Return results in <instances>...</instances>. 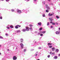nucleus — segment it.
I'll list each match as a JSON object with an SVG mask.
<instances>
[{"label": "nucleus", "instance_id": "23", "mask_svg": "<svg viewBox=\"0 0 60 60\" xmlns=\"http://www.w3.org/2000/svg\"><path fill=\"white\" fill-rule=\"evenodd\" d=\"M46 8H47L48 7V5L47 4H46Z\"/></svg>", "mask_w": 60, "mask_h": 60}, {"label": "nucleus", "instance_id": "21", "mask_svg": "<svg viewBox=\"0 0 60 60\" xmlns=\"http://www.w3.org/2000/svg\"><path fill=\"white\" fill-rule=\"evenodd\" d=\"M42 29V28H40L39 29V30L40 31H41V30Z\"/></svg>", "mask_w": 60, "mask_h": 60}, {"label": "nucleus", "instance_id": "12", "mask_svg": "<svg viewBox=\"0 0 60 60\" xmlns=\"http://www.w3.org/2000/svg\"><path fill=\"white\" fill-rule=\"evenodd\" d=\"M10 28H13V26L11 25L10 26Z\"/></svg>", "mask_w": 60, "mask_h": 60}, {"label": "nucleus", "instance_id": "20", "mask_svg": "<svg viewBox=\"0 0 60 60\" xmlns=\"http://www.w3.org/2000/svg\"><path fill=\"white\" fill-rule=\"evenodd\" d=\"M56 18H57V19H58L59 18V16H57V15L56 16Z\"/></svg>", "mask_w": 60, "mask_h": 60}, {"label": "nucleus", "instance_id": "55", "mask_svg": "<svg viewBox=\"0 0 60 60\" xmlns=\"http://www.w3.org/2000/svg\"><path fill=\"white\" fill-rule=\"evenodd\" d=\"M2 0V1H4V0Z\"/></svg>", "mask_w": 60, "mask_h": 60}, {"label": "nucleus", "instance_id": "22", "mask_svg": "<svg viewBox=\"0 0 60 60\" xmlns=\"http://www.w3.org/2000/svg\"><path fill=\"white\" fill-rule=\"evenodd\" d=\"M49 48H52V46L51 45L49 46Z\"/></svg>", "mask_w": 60, "mask_h": 60}, {"label": "nucleus", "instance_id": "30", "mask_svg": "<svg viewBox=\"0 0 60 60\" xmlns=\"http://www.w3.org/2000/svg\"><path fill=\"white\" fill-rule=\"evenodd\" d=\"M55 23H52V25H55Z\"/></svg>", "mask_w": 60, "mask_h": 60}, {"label": "nucleus", "instance_id": "51", "mask_svg": "<svg viewBox=\"0 0 60 60\" xmlns=\"http://www.w3.org/2000/svg\"><path fill=\"white\" fill-rule=\"evenodd\" d=\"M8 51H9V49H8Z\"/></svg>", "mask_w": 60, "mask_h": 60}, {"label": "nucleus", "instance_id": "28", "mask_svg": "<svg viewBox=\"0 0 60 60\" xmlns=\"http://www.w3.org/2000/svg\"><path fill=\"white\" fill-rule=\"evenodd\" d=\"M29 26H33V25L31 24H30Z\"/></svg>", "mask_w": 60, "mask_h": 60}, {"label": "nucleus", "instance_id": "32", "mask_svg": "<svg viewBox=\"0 0 60 60\" xmlns=\"http://www.w3.org/2000/svg\"><path fill=\"white\" fill-rule=\"evenodd\" d=\"M43 17H45V15H44V14L43 15Z\"/></svg>", "mask_w": 60, "mask_h": 60}, {"label": "nucleus", "instance_id": "47", "mask_svg": "<svg viewBox=\"0 0 60 60\" xmlns=\"http://www.w3.org/2000/svg\"><path fill=\"white\" fill-rule=\"evenodd\" d=\"M34 1H36V0H34Z\"/></svg>", "mask_w": 60, "mask_h": 60}, {"label": "nucleus", "instance_id": "3", "mask_svg": "<svg viewBox=\"0 0 60 60\" xmlns=\"http://www.w3.org/2000/svg\"><path fill=\"white\" fill-rule=\"evenodd\" d=\"M26 30L27 31H29V27H26Z\"/></svg>", "mask_w": 60, "mask_h": 60}, {"label": "nucleus", "instance_id": "33", "mask_svg": "<svg viewBox=\"0 0 60 60\" xmlns=\"http://www.w3.org/2000/svg\"><path fill=\"white\" fill-rule=\"evenodd\" d=\"M29 29L31 30V29H32V27H31Z\"/></svg>", "mask_w": 60, "mask_h": 60}, {"label": "nucleus", "instance_id": "16", "mask_svg": "<svg viewBox=\"0 0 60 60\" xmlns=\"http://www.w3.org/2000/svg\"><path fill=\"white\" fill-rule=\"evenodd\" d=\"M22 31L23 32H25V31H26V30L25 29H24L22 30Z\"/></svg>", "mask_w": 60, "mask_h": 60}, {"label": "nucleus", "instance_id": "4", "mask_svg": "<svg viewBox=\"0 0 60 60\" xmlns=\"http://www.w3.org/2000/svg\"><path fill=\"white\" fill-rule=\"evenodd\" d=\"M17 12L19 13H21V11L20 10H17Z\"/></svg>", "mask_w": 60, "mask_h": 60}, {"label": "nucleus", "instance_id": "2", "mask_svg": "<svg viewBox=\"0 0 60 60\" xmlns=\"http://www.w3.org/2000/svg\"><path fill=\"white\" fill-rule=\"evenodd\" d=\"M17 59V57L15 56H14L13 57V60H16Z\"/></svg>", "mask_w": 60, "mask_h": 60}, {"label": "nucleus", "instance_id": "5", "mask_svg": "<svg viewBox=\"0 0 60 60\" xmlns=\"http://www.w3.org/2000/svg\"><path fill=\"white\" fill-rule=\"evenodd\" d=\"M38 24L39 26H41V22H38Z\"/></svg>", "mask_w": 60, "mask_h": 60}, {"label": "nucleus", "instance_id": "53", "mask_svg": "<svg viewBox=\"0 0 60 60\" xmlns=\"http://www.w3.org/2000/svg\"><path fill=\"white\" fill-rule=\"evenodd\" d=\"M49 1H50V0H48Z\"/></svg>", "mask_w": 60, "mask_h": 60}, {"label": "nucleus", "instance_id": "36", "mask_svg": "<svg viewBox=\"0 0 60 60\" xmlns=\"http://www.w3.org/2000/svg\"><path fill=\"white\" fill-rule=\"evenodd\" d=\"M24 52H26V49H24Z\"/></svg>", "mask_w": 60, "mask_h": 60}, {"label": "nucleus", "instance_id": "18", "mask_svg": "<svg viewBox=\"0 0 60 60\" xmlns=\"http://www.w3.org/2000/svg\"><path fill=\"white\" fill-rule=\"evenodd\" d=\"M16 26H19V27H21V26L19 25H17Z\"/></svg>", "mask_w": 60, "mask_h": 60}, {"label": "nucleus", "instance_id": "9", "mask_svg": "<svg viewBox=\"0 0 60 60\" xmlns=\"http://www.w3.org/2000/svg\"><path fill=\"white\" fill-rule=\"evenodd\" d=\"M55 48L54 47H53L52 48V51H55Z\"/></svg>", "mask_w": 60, "mask_h": 60}, {"label": "nucleus", "instance_id": "45", "mask_svg": "<svg viewBox=\"0 0 60 60\" xmlns=\"http://www.w3.org/2000/svg\"><path fill=\"white\" fill-rule=\"evenodd\" d=\"M50 23H51V24H52V22H50Z\"/></svg>", "mask_w": 60, "mask_h": 60}, {"label": "nucleus", "instance_id": "13", "mask_svg": "<svg viewBox=\"0 0 60 60\" xmlns=\"http://www.w3.org/2000/svg\"><path fill=\"white\" fill-rule=\"evenodd\" d=\"M46 32V31H42L41 32V33H42V34H45Z\"/></svg>", "mask_w": 60, "mask_h": 60}, {"label": "nucleus", "instance_id": "48", "mask_svg": "<svg viewBox=\"0 0 60 60\" xmlns=\"http://www.w3.org/2000/svg\"><path fill=\"white\" fill-rule=\"evenodd\" d=\"M59 30H60V28H59Z\"/></svg>", "mask_w": 60, "mask_h": 60}, {"label": "nucleus", "instance_id": "35", "mask_svg": "<svg viewBox=\"0 0 60 60\" xmlns=\"http://www.w3.org/2000/svg\"><path fill=\"white\" fill-rule=\"evenodd\" d=\"M0 19H2V17H0Z\"/></svg>", "mask_w": 60, "mask_h": 60}, {"label": "nucleus", "instance_id": "54", "mask_svg": "<svg viewBox=\"0 0 60 60\" xmlns=\"http://www.w3.org/2000/svg\"><path fill=\"white\" fill-rule=\"evenodd\" d=\"M37 60H40V59H38Z\"/></svg>", "mask_w": 60, "mask_h": 60}, {"label": "nucleus", "instance_id": "25", "mask_svg": "<svg viewBox=\"0 0 60 60\" xmlns=\"http://www.w3.org/2000/svg\"><path fill=\"white\" fill-rule=\"evenodd\" d=\"M43 35V34H40V36H42Z\"/></svg>", "mask_w": 60, "mask_h": 60}, {"label": "nucleus", "instance_id": "52", "mask_svg": "<svg viewBox=\"0 0 60 60\" xmlns=\"http://www.w3.org/2000/svg\"><path fill=\"white\" fill-rule=\"evenodd\" d=\"M1 45H0V47H1Z\"/></svg>", "mask_w": 60, "mask_h": 60}, {"label": "nucleus", "instance_id": "44", "mask_svg": "<svg viewBox=\"0 0 60 60\" xmlns=\"http://www.w3.org/2000/svg\"><path fill=\"white\" fill-rule=\"evenodd\" d=\"M51 53H52V52H50V54H51Z\"/></svg>", "mask_w": 60, "mask_h": 60}, {"label": "nucleus", "instance_id": "40", "mask_svg": "<svg viewBox=\"0 0 60 60\" xmlns=\"http://www.w3.org/2000/svg\"><path fill=\"white\" fill-rule=\"evenodd\" d=\"M56 25H58V23H56Z\"/></svg>", "mask_w": 60, "mask_h": 60}, {"label": "nucleus", "instance_id": "19", "mask_svg": "<svg viewBox=\"0 0 60 60\" xmlns=\"http://www.w3.org/2000/svg\"><path fill=\"white\" fill-rule=\"evenodd\" d=\"M15 28H16V29H18V28H19V27H18V26H16L15 27Z\"/></svg>", "mask_w": 60, "mask_h": 60}, {"label": "nucleus", "instance_id": "34", "mask_svg": "<svg viewBox=\"0 0 60 60\" xmlns=\"http://www.w3.org/2000/svg\"><path fill=\"white\" fill-rule=\"evenodd\" d=\"M49 22H48L47 24V26H49Z\"/></svg>", "mask_w": 60, "mask_h": 60}, {"label": "nucleus", "instance_id": "17", "mask_svg": "<svg viewBox=\"0 0 60 60\" xmlns=\"http://www.w3.org/2000/svg\"><path fill=\"white\" fill-rule=\"evenodd\" d=\"M45 11L46 12H49V11L48 10H46Z\"/></svg>", "mask_w": 60, "mask_h": 60}, {"label": "nucleus", "instance_id": "8", "mask_svg": "<svg viewBox=\"0 0 60 60\" xmlns=\"http://www.w3.org/2000/svg\"><path fill=\"white\" fill-rule=\"evenodd\" d=\"M20 41L21 42H23V39L22 38H21L20 39Z\"/></svg>", "mask_w": 60, "mask_h": 60}, {"label": "nucleus", "instance_id": "7", "mask_svg": "<svg viewBox=\"0 0 60 60\" xmlns=\"http://www.w3.org/2000/svg\"><path fill=\"white\" fill-rule=\"evenodd\" d=\"M56 34H60V32H58V31H56Z\"/></svg>", "mask_w": 60, "mask_h": 60}, {"label": "nucleus", "instance_id": "24", "mask_svg": "<svg viewBox=\"0 0 60 60\" xmlns=\"http://www.w3.org/2000/svg\"><path fill=\"white\" fill-rule=\"evenodd\" d=\"M17 33L20 32V30H18L17 31Z\"/></svg>", "mask_w": 60, "mask_h": 60}, {"label": "nucleus", "instance_id": "15", "mask_svg": "<svg viewBox=\"0 0 60 60\" xmlns=\"http://www.w3.org/2000/svg\"><path fill=\"white\" fill-rule=\"evenodd\" d=\"M57 58V56H54V59H56Z\"/></svg>", "mask_w": 60, "mask_h": 60}, {"label": "nucleus", "instance_id": "46", "mask_svg": "<svg viewBox=\"0 0 60 60\" xmlns=\"http://www.w3.org/2000/svg\"><path fill=\"white\" fill-rule=\"evenodd\" d=\"M59 56H60V54H59Z\"/></svg>", "mask_w": 60, "mask_h": 60}, {"label": "nucleus", "instance_id": "49", "mask_svg": "<svg viewBox=\"0 0 60 60\" xmlns=\"http://www.w3.org/2000/svg\"><path fill=\"white\" fill-rule=\"evenodd\" d=\"M41 49V48L40 47L39 48V49Z\"/></svg>", "mask_w": 60, "mask_h": 60}, {"label": "nucleus", "instance_id": "31", "mask_svg": "<svg viewBox=\"0 0 60 60\" xmlns=\"http://www.w3.org/2000/svg\"><path fill=\"white\" fill-rule=\"evenodd\" d=\"M0 39H3V38L1 36H0Z\"/></svg>", "mask_w": 60, "mask_h": 60}, {"label": "nucleus", "instance_id": "27", "mask_svg": "<svg viewBox=\"0 0 60 60\" xmlns=\"http://www.w3.org/2000/svg\"><path fill=\"white\" fill-rule=\"evenodd\" d=\"M47 8L48 10H50V8L49 7H48Z\"/></svg>", "mask_w": 60, "mask_h": 60}, {"label": "nucleus", "instance_id": "50", "mask_svg": "<svg viewBox=\"0 0 60 60\" xmlns=\"http://www.w3.org/2000/svg\"><path fill=\"white\" fill-rule=\"evenodd\" d=\"M1 55V53L0 52V55Z\"/></svg>", "mask_w": 60, "mask_h": 60}, {"label": "nucleus", "instance_id": "42", "mask_svg": "<svg viewBox=\"0 0 60 60\" xmlns=\"http://www.w3.org/2000/svg\"><path fill=\"white\" fill-rule=\"evenodd\" d=\"M35 56H37V54H36Z\"/></svg>", "mask_w": 60, "mask_h": 60}, {"label": "nucleus", "instance_id": "29", "mask_svg": "<svg viewBox=\"0 0 60 60\" xmlns=\"http://www.w3.org/2000/svg\"><path fill=\"white\" fill-rule=\"evenodd\" d=\"M11 11H12V12H14V11H15V10L12 9V10H11Z\"/></svg>", "mask_w": 60, "mask_h": 60}, {"label": "nucleus", "instance_id": "38", "mask_svg": "<svg viewBox=\"0 0 60 60\" xmlns=\"http://www.w3.org/2000/svg\"><path fill=\"white\" fill-rule=\"evenodd\" d=\"M6 36L8 35V34H6Z\"/></svg>", "mask_w": 60, "mask_h": 60}, {"label": "nucleus", "instance_id": "43", "mask_svg": "<svg viewBox=\"0 0 60 60\" xmlns=\"http://www.w3.org/2000/svg\"><path fill=\"white\" fill-rule=\"evenodd\" d=\"M52 55H54V54H55V53H52Z\"/></svg>", "mask_w": 60, "mask_h": 60}, {"label": "nucleus", "instance_id": "1", "mask_svg": "<svg viewBox=\"0 0 60 60\" xmlns=\"http://www.w3.org/2000/svg\"><path fill=\"white\" fill-rule=\"evenodd\" d=\"M20 45L21 46V47L22 49L24 48V45H23V44H22V43H20Z\"/></svg>", "mask_w": 60, "mask_h": 60}, {"label": "nucleus", "instance_id": "39", "mask_svg": "<svg viewBox=\"0 0 60 60\" xmlns=\"http://www.w3.org/2000/svg\"><path fill=\"white\" fill-rule=\"evenodd\" d=\"M6 1L7 2H8L9 1V0H6Z\"/></svg>", "mask_w": 60, "mask_h": 60}, {"label": "nucleus", "instance_id": "56", "mask_svg": "<svg viewBox=\"0 0 60 60\" xmlns=\"http://www.w3.org/2000/svg\"><path fill=\"white\" fill-rule=\"evenodd\" d=\"M27 1H29V0H27Z\"/></svg>", "mask_w": 60, "mask_h": 60}, {"label": "nucleus", "instance_id": "41", "mask_svg": "<svg viewBox=\"0 0 60 60\" xmlns=\"http://www.w3.org/2000/svg\"><path fill=\"white\" fill-rule=\"evenodd\" d=\"M51 28H53V26H51Z\"/></svg>", "mask_w": 60, "mask_h": 60}, {"label": "nucleus", "instance_id": "6", "mask_svg": "<svg viewBox=\"0 0 60 60\" xmlns=\"http://www.w3.org/2000/svg\"><path fill=\"white\" fill-rule=\"evenodd\" d=\"M48 15L49 16H51L53 15V14H50V13H49L48 14Z\"/></svg>", "mask_w": 60, "mask_h": 60}, {"label": "nucleus", "instance_id": "14", "mask_svg": "<svg viewBox=\"0 0 60 60\" xmlns=\"http://www.w3.org/2000/svg\"><path fill=\"white\" fill-rule=\"evenodd\" d=\"M48 45L49 46V45H52V44L50 43H49L48 44Z\"/></svg>", "mask_w": 60, "mask_h": 60}, {"label": "nucleus", "instance_id": "11", "mask_svg": "<svg viewBox=\"0 0 60 60\" xmlns=\"http://www.w3.org/2000/svg\"><path fill=\"white\" fill-rule=\"evenodd\" d=\"M59 51V50L58 49H56L55 50V52L56 53L58 52Z\"/></svg>", "mask_w": 60, "mask_h": 60}, {"label": "nucleus", "instance_id": "37", "mask_svg": "<svg viewBox=\"0 0 60 60\" xmlns=\"http://www.w3.org/2000/svg\"><path fill=\"white\" fill-rule=\"evenodd\" d=\"M48 58H49L50 57V55H48Z\"/></svg>", "mask_w": 60, "mask_h": 60}, {"label": "nucleus", "instance_id": "10", "mask_svg": "<svg viewBox=\"0 0 60 60\" xmlns=\"http://www.w3.org/2000/svg\"><path fill=\"white\" fill-rule=\"evenodd\" d=\"M49 21H52V18H49Z\"/></svg>", "mask_w": 60, "mask_h": 60}, {"label": "nucleus", "instance_id": "26", "mask_svg": "<svg viewBox=\"0 0 60 60\" xmlns=\"http://www.w3.org/2000/svg\"><path fill=\"white\" fill-rule=\"evenodd\" d=\"M7 29H9L10 28L9 27H7Z\"/></svg>", "mask_w": 60, "mask_h": 60}]
</instances>
